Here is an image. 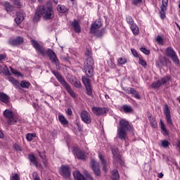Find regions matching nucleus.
<instances>
[{
    "mask_svg": "<svg viewBox=\"0 0 180 180\" xmlns=\"http://www.w3.org/2000/svg\"><path fill=\"white\" fill-rule=\"evenodd\" d=\"M57 11L60 13H65V12L68 11V8H67V7H65L64 5H58L57 6Z\"/></svg>",
    "mask_w": 180,
    "mask_h": 180,
    "instance_id": "obj_31",
    "label": "nucleus"
},
{
    "mask_svg": "<svg viewBox=\"0 0 180 180\" xmlns=\"http://www.w3.org/2000/svg\"><path fill=\"white\" fill-rule=\"evenodd\" d=\"M82 80L83 84L85 85V86H91V80L86 77H82Z\"/></svg>",
    "mask_w": 180,
    "mask_h": 180,
    "instance_id": "obj_33",
    "label": "nucleus"
},
{
    "mask_svg": "<svg viewBox=\"0 0 180 180\" xmlns=\"http://www.w3.org/2000/svg\"><path fill=\"white\" fill-rule=\"evenodd\" d=\"M86 89L87 95L91 96L92 95V88L91 87V86H86Z\"/></svg>",
    "mask_w": 180,
    "mask_h": 180,
    "instance_id": "obj_45",
    "label": "nucleus"
},
{
    "mask_svg": "<svg viewBox=\"0 0 180 180\" xmlns=\"http://www.w3.org/2000/svg\"><path fill=\"white\" fill-rule=\"evenodd\" d=\"M91 110L93 113L97 116H102V115H105V113H108V108H106L93 107Z\"/></svg>",
    "mask_w": 180,
    "mask_h": 180,
    "instance_id": "obj_10",
    "label": "nucleus"
},
{
    "mask_svg": "<svg viewBox=\"0 0 180 180\" xmlns=\"http://www.w3.org/2000/svg\"><path fill=\"white\" fill-rule=\"evenodd\" d=\"M73 86L76 88H81V82L78 80V79L73 83Z\"/></svg>",
    "mask_w": 180,
    "mask_h": 180,
    "instance_id": "obj_54",
    "label": "nucleus"
},
{
    "mask_svg": "<svg viewBox=\"0 0 180 180\" xmlns=\"http://www.w3.org/2000/svg\"><path fill=\"white\" fill-rule=\"evenodd\" d=\"M66 113L69 115L71 116L72 115V111L70 110V108H68L66 111Z\"/></svg>",
    "mask_w": 180,
    "mask_h": 180,
    "instance_id": "obj_63",
    "label": "nucleus"
},
{
    "mask_svg": "<svg viewBox=\"0 0 180 180\" xmlns=\"http://www.w3.org/2000/svg\"><path fill=\"white\" fill-rule=\"evenodd\" d=\"M60 174L64 178H70L71 172H70V167L68 166H62L60 168Z\"/></svg>",
    "mask_w": 180,
    "mask_h": 180,
    "instance_id": "obj_14",
    "label": "nucleus"
},
{
    "mask_svg": "<svg viewBox=\"0 0 180 180\" xmlns=\"http://www.w3.org/2000/svg\"><path fill=\"white\" fill-rule=\"evenodd\" d=\"M72 26L75 32H76V33H80L81 32V27L79 26V22H78L77 20H75L72 22Z\"/></svg>",
    "mask_w": 180,
    "mask_h": 180,
    "instance_id": "obj_20",
    "label": "nucleus"
},
{
    "mask_svg": "<svg viewBox=\"0 0 180 180\" xmlns=\"http://www.w3.org/2000/svg\"><path fill=\"white\" fill-rule=\"evenodd\" d=\"M159 62L158 65L162 66L165 65L167 64V58L164 56L159 57Z\"/></svg>",
    "mask_w": 180,
    "mask_h": 180,
    "instance_id": "obj_35",
    "label": "nucleus"
},
{
    "mask_svg": "<svg viewBox=\"0 0 180 180\" xmlns=\"http://www.w3.org/2000/svg\"><path fill=\"white\" fill-rule=\"evenodd\" d=\"M46 54L48 57L50 58L51 63L53 64H58V58H57V56L56 55V53L51 49H48L46 51Z\"/></svg>",
    "mask_w": 180,
    "mask_h": 180,
    "instance_id": "obj_11",
    "label": "nucleus"
},
{
    "mask_svg": "<svg viewBox=\"0 0 180 180\" xmlns=\"http://www.w3.org/2000/svg\"><path fill=\"white\" fill-rule=\"evenodd\" d=\"M141 4H143V0H133L132 5H135L136 6H139Z\"/></svg>",
    "mask_w": 180,
    "mask_h": 180,
    "instance_id": "obj_48",
    "label": "nucleus"
},
{
    "mask_svg": "<svg viewBox=\"0 0 180 180\" xmlns=\"http://www.w3.org/2000/svg\"><path fill=\"white\" fill-rule=\"evenodd\" d=\"M32 46L37 50V51L39 52L41 56H46V51L39 44V42L34 39H31Z\"/></svg>",
    "mask_w": 180,
    "mask_h": 180,
    "instance_id": "obj_9",
    "label": "nucleus"
},
{
    "mask_svg": "<svg viewBox=\"0 0 180 180\" xmlns=\"http://www.w3.org/2000/svg\"><path fill=\"white\" fill-rule=\"evenodd\" d=\"M141 51L146 56H148L150 54V50H147L146 48H141Z\"/></svg>",
    "mask_w": 180,
    "mask_h": 180,
    "instance_id": "obj_55",
    "label": "nucleus"
},
{
    "mask_svg": "<svg viewBox=\"0 0 180 180\" xmlns=\"http://www.w3.org/2000/svg\"><path fill=\"white\" fill-rule=\"evenodd\" d=\"M150 123L152 127H153L154 129L157 128L158 124H157V121L155 120V119H154V118L150 119Z\"/></svg>",
    "mask_w": 180,
    "mask_h": 180,
    "instance_id": "obj_43",
    "label": "nucleus"
},
{
    "mask_svg": "<svg viewBox=\"0 0 180 180\" xmlns=\"http://www.w3.org/2000/svg\"><path fill=\"white\" fill-rule=\"evenodd\" d=\"M63 87L65 88L66 91L68 92V94H70V96H72V98H75V93L72 89H71V87L68 84L63 86Z\"/></svg>",
    "mask_w": 180,
    "mask_h": 180,
    "instance_id": "obj_29",
    "label": "nucleus"
},
{
    "mask_svg": "<svg viewBox=\"0 0 180 180\" xmlns=\"http://www.w3.org/2000/svg\"><path fill=\"white\" fill-rule=\"evenodd\" d=\"M167 6H168V0H162L160 8L164 11V9H167Z\"/></svg>",
    "mask_w": 180,
    "mask_h": 180,
    "instance_id": "obj_42",
    "label": "nucleus"
},
{
    "mask_svg": "<svg viewBox=\"0 0 180 180\" xmlns=\"http://www.w3.org/2000/svg\"><path fill=\"white\" fill-rule=\"evenodd\" d=\"M80 117L84 122V123H86V124H91V122H92V119L91 118V114L88 112L86 110H82L80 113Z\"/></svg>",
    "mask_w": 180,
    "mask_h": 180,
    "instance_id": "obj_8",
    "label": "nucleus"
},
{
    "mask_svg": "<svg viewBox=\"0 0 180 180\" xmlns=\"http://www.w3.org/2000/svg\"><path fill=\"white\" fill-rule=\"evenodd\" d=\"M139 64H141V65H142V67H143L144 68H146L147 67V62H146V60L139 58Z\"/></svg>",
    "mask_w": 180,
    "mask_h": 180,
    "instance_id": "obj_47",
    "label": "nucleus"
},
{
    "mask_svg": "<svg viewBox=\"0 0 180 180\" xmlns=\"http://www.w3.org/2000/svg\"><path fill=\"white\" fill-rule=\"evenodd\" d=\"M117 62L119 63V64L123 65L127 63V60H126V58H119Z\"/></svg>",
    "mask_w": 180,
    "mask_h": 180,
    "instance_id": "obj_46",
    "label": "nucleus"
},
{
    "mask_svg": "<svg viewBox=\"0 0 180 180\" xmlns=\"http://www.w3.org/2000/svg\"><path fill=\"white\" fill-rule=\"evenodd\" d=\"M126 20H127V23L130 26L134 25V20H133V18L130 15L127 16Z\"/></svg>",
    "mask_w": 180,
    "mask_h": 180,
    "instance_id": "obj_37",
    "label": "nucleus"
},
{
    "mask_svg": "<svg viewBox=\"0 0 180 180\" xmlns=\"http://www.w3.org/2000/svg\"><path fill=\"white\" fill-rule=\"evenodd\" d=\"M84 175L86 177L84 176L79 172L75 171L73 172V176L75 179L77 180H94V179L91 176L89 173L87 171H84Z\"/></svg>",
    "mask_w": 180,
    "mask_h": 180,
    "instance_id": "obj_6",
    "label": "nucleus"
},
{
    "mask_svg": "<svg viewBox=\"0 0 180 180\" xmlns=\"http://www.w3.org/2000/svg\"><path fill=\"white\" fill-rule=\"evenodd\" d=\"M171 79V76H165L162 77L160 79L158 80L157 82H154L151 87L154 89H157V88H160L162 85L167 84V82H169Z\"/></svg>",
    "mask_w": 180,
    "mask_h": 180,
    "instance_id": "obj_5",
    "label": "nucleus"
},
{
    "mask_svg": "<svg viewBox=\"0 0 180 180\" xmlns=\"http://www.w3.org/2000/svg\"><path fill=\"white\" fill-rule=\"evenodd\" d=\"M58 120L63 126H67L68 124V120L65 119V117L63 115H58Z\"/></svg>",
    "mask_w": 180,
    "mask_h": 180,
    "instance_id": "obj_27",
    "label": "nucleus"
},
{
    "mask_svg": "<svg viewBox=\"0 0 180 180\" xmlns=\"http://www.w3.org/2000/svg\"><path fill=\"white\" fill-rule=\"evenodd\" d=\"M160 146L164 148H167L169 146V142L167 140H163L161 141Z\"/></svg>",
    "mask_w": 180,
    "mask_h": 180,
    "instance_id": "obj_41",
    "label": "nucleus"
},
{
    "mask_svg": "<svg viewBox=\"0 0 180 180\" xmlns=\"http://www.w3.org/2000/svg\"><path fill=\"white\" fill-rule=\"evenodd\" d=\"M4 8L8 12H11L13 9V6L8 2H4Z\"/></svg>",
    "mask_w": 180,
    "mask_h": 180,
    "instance_id": "obj_36",
    "label": "nucleus"
},
{
    "mask_svg": "<svg viewBox=\"0 0 180 180\" xmlns=\"http://www.w3.org/2000/svg\"><path fill=\"white\" fill-rule=\"evenodd\" d=\"M165 53H166V56H167V57H170V58H172L173 56L176 54L175 53V51H174V49H172L171 47L166 49Z\"/></svg>",
    "mask_w": 180,
    "mask_h": 180,
    "instance_id": "obj_23",
    "label": "nucleus"
},
{
    "mask_svg": "<svg viewBox=\"0 0 180 180\" xmlns=\"http://www.w3.org/2000/svg\"><path fill=\"white\" fill-rule=\"evenodd\" d=\"M77 79L75 78V76H72L70 79V84H72V85H73L75 84V82H76Z\"/></svg>",
    "mask_w": 180,
    "mask_h": 180,
    "instance_id": "obj_59",
    "label": "nucleus"
},
{
    "mask_svg": "<svg viewBox=\"0 0 180 180\" xmlns=\"http://www.w3.org/2000/svg\"><path fill=\"white\" fill-rule=\"evenodd\" d=\"M14 148L17 151H22V148L19 145H18V144H15L14 145Z\"/></svg>",
    "mask_w": 180,
    "mask_h": 180,
    "instance_id": "obj_61",
    "label": "nucleus"
},
{
    "mask_svg": "<svg viewBox=\"0 0 180 180\" xmlns=\"http://www.w3.org/2000/svg\"><path fill=\"white\" fill-rule=\"evenodd\" d=\"M134 97L136 98V99H140V95H139L138 94H137V91H136V93L135 94H134Z\"/></svg>",
    "mask_w": 180,
    "mask_h": 180,
    "instance_id": "obj_64",
    "label": "nucleus"
},
{
    "mask_svg": "<svg viewBox=\"0 0 180 180\" xmlns=\"http://www.w3.org/2000/svg\"><path fill=\"white\" fill-rule=\"evenodd\" d=\"M32 176L34 180H40V177H39V174L36 172H33Z\"/></svg>",
    "mask_w": 180,
    "mask_h": 180,
    "instance_id": "obj_56",
    "label": "nucleus"
},
{
    "mask_svg": "<svg viewBox=\"0 0 180 180\" xmlns=\"http://www.w3.org/2000/svg\"><path fill=\"white\" fill-rule=\"evenodd\" d=\"M29 160L34 165H35V167H38L39 164L36 160V156H34V155H30Z\"/></svg>",
    "mask_w": 180,
    "mask_h": 180,
    "instance_id": "obj_32",
    "label": "nucleus"
},
{
    "mask_svg": "<svg viewBox=\"0 0 180 180\" xmlns=\"http://www.w3.org/2000/svg\"><path fill=\"white\" fill-rule=\"evenodd\" d=\"M170 58H172V61L174 63V64H176V65H179V59L178 58L176 53Z\"/></svg>",
    "mask_w": 180,
    "mask_h": 180,
    "instance_id": "obj_40",
    "label": "nucleus"
},
{
    "mask_svg": "<svg viewBox=\"0 0 180 180\" xmlns=\"http://www.w3.org/2000/svg\"><path fill=\"white\" fill-rule=\"evenodd\" d=\"M11 180H20V178L19 177V174H18L16 173H13L11 174Z\"/></svg>",
    "mask_w": 180,
    "mask_h": 180,
    "instance_id": "obj_44",
    "label": "nucleus"
},
{
    "mask_svg": "<svg viewBox=\"0 0 180 180\" xmlns=\"http://www.w3.org/2000/svg\"><path fill=\"white\" fill-rule=\"evenodd\" d=\"M131 30L133 32V34H134V36H137V34H139V27L137 26V25L136 24H133L132 25L130 26Z\"/></svg>",
    "mask_w": 180,
    "mask_h": 180,
    "instance_id": "obj_30",
    "label": "nucleus"
},
{
    "mask_svg": "<svg viewBox=\"0 0 180 180\" xmlns=\"http://www.w3.org/2000/svg\"><path fill=\"white\" fill-rule=\"evenodd\" d=\"M137 91L134 88H129L128 89V94H132V95H134Z\"/></svg>",
    "mask_w": 180,
    "mask_h": 180,
    "instance_id": "obj_58",
    "label": "nucleus"
},
{
    "mask_svg": "<svg viewBox=\"0 0 180 180\" xmlns=\"http://www.w3.org/2000/svg\"><path fill=\"white\" fill-rule=\"evenodd\" d=\"M0 101L4 102V103H8L9 102V97L6 94L0 92Z\"/></svg>",
    "mask_w": 180,
    "mask_h": 180,
    "instance_id": "obj_25",
    "label": "nucleus"
},
{
    "mask_svg": "<svg viewBox=\"0 0 180 180\" xmlns=\"http://www.w3.org/2000/svg\"><path fill=\"white\" fill-rule=\"evenodd\" d=\"M20 86L22 88H30V82H26L25 80H22L21 82H20Z\"/></svg>",
    "mask_w": 180,
    "mask_h": 180,
    "instance_id": "obj_38",
    "label": "nucleus"
},
{
    "mask_svg": "<svg viewBox=\"0 0 180 180\" xmlns=\"http://www.w3.org/2000/svg\"><path fill=\"white\" fill-rule=\"evenodd\" d=\"M121 110H123L124 113H131L133 112V108L130 105H124L121 107Z\"/></svg>",
    "mask_w": 180,
    "mask_h": 180,
    "instance_id": "obj_22",
    "label": "nucleus"
},
{
    "mask_svg": "<svg viewBox=\"0 0 180 180\" xmlns=\"http://www.w3.org/2000/svg\"><path fill=\"white\" fill-rule=\"evenodd\" d=\"M165 11H167V9L162 10V8H160V14L161 19H165Z\"/></svg>",
    "mask_w": 180,
    "mask_h": 180,
    "instance_id": "obj_50",
    "label": "nucleus"
},
{
    "mask_svg": "<svg viewBox=\"0 0 180 180\" xmlns=\"http://www.w3.org/2000/svg\"><path fill=\"white\" fill-rule=\"evenodd\" d=\"M112 154L114 157V162H118L119 164H122V158L120 154H119V150L112 149Z\"/></svg>",
    "mask_w": 180,
    "mask_h": 180,
    "instance_id": "obj_16",
    "label": "nucleus"
},
{
    "mask_svg": "<svg viewBox=\"0 0 180 180\" xmlns=\"http://www.w3.org/2000/svg\"><path fill=\"white\" fill-rule=\"evenodd\" d=\"M8 81L13 85V86H15V88H19L20 84L19 83V81L16 80V79L13 77H9Z\"/></svg>",
    "mask_w": 180,
    "mask_h": 180,
    "instance_id": "obj_28",
    "label": "nucleus"
},
{
    "mask_svg": "<svg viewBox=\"0 0 180 180\" xmlns=\"http://www.w3.org/2000/svg\"><path fill=\"white\" fill-rule=\"evenodd\" d=\"M3 73L5 75H9V74H11V72H9V69H8V67L4 66L3 68Z\"/></svg>",
    "mask_w": 180,
    "mask_h": 180,
    "instance_id": "obj_51",
    "label": "nucleus"
},
{
    "mask_svg": "<svg viewBox=\"0 0 180 180\" xmlns=\"http://www.w3.org/2000/svg\"><path fill=\"white\" fill-rule=\"evenodd\" d=\"M43 18L44 20H51L54 19V10L51 2L39 6L35 13L34 18Z\"/></svg>",
    "mask_w": 180,
    "mask_h": 180,
    "instance_id": "obj_1",
    "label": "nucleus"
},
{
    "mask_svg": "<svg viewBox=\"0 0 180 180\" xmlns=\"http://www.w3.org/2000/svg\"><path fill=\"white\" fill-rule=\"evenodd\" d=\"M164 115L165 117V120L169 126H172V118L171 117V110H169V107L168 106V104H165L164 108H163Z\"/></svg>",
    "mask_w": 180,
    "mask_h": 180,
    "instance_id": "obj_7",
    "label": "nucleus"
},
{
    "mask_svg": "<svg viewBox=\"0 0 180 180\" xmlns=\"http://www.w3.org/2000/svg\"><path fill=\"white\" fill-rule=\"evenodd\" d=\"M52 73L53 74V75H55L56 78L58 79L60 84H61V85H63V86H65V85H67V82H65L63 76H61L58 72L53 70Z\"/></svg>",
    "mask_w": 180,
    "mask_h": 180,
    "instance_id": "obj_15",
    "label": "nucleus"
},
{
    "mask_svg": "<svg viewBox=\"0 0 180 180\" xmlns=\"http://www.w3.org/2000/svg\"><path fill=\"white\" fill-rule=\"evenodd\" d=\"M11 46H18V44H22L23 43V38L20 37H17L15 39L9 41Z\"/></svg>",
    "mask_w": 180,
    "mask_h": 180,
    "instance_id": "obj_19",
    "label": "nucleus"
},
{
    "mask_svg": "<svg viewBox=\"0 0 180 180\" xmlns=\"http://www.w3.org/2000/svg\"><path fill=\"white\" fill-rule=\"evenodd\" d=\"M34 137H36L35 133L27 134L26 136V139H27V141H32L33 140V139H34Z\"/></svg>",
    "mask_w": 180,
    "mask_h": 180,
    "instance_id": "obj_39",
    "label": "nucleus"
},
{
    "mask_svg": "<svg viewBox=\"0 0 180 180\" xmlns=\"http://www.w3.org/2000/svg\"><path fill=\"white\" fill-rule=\"evenodd\" d=\"M4 115L8 119V124H13L15 120H13V112H12V110H6L4 112Z\"/></svg>",
    "mask_w": 180,
    "mask_h": 180,
    "instance_id": "obj_13",
    "label": "nucleus"
},
{
    "mask_svg": "<svg viewBox=\"0 0 180 180\" xmlns=\"http://www.w3.org/2000/svg\"><path fill=\"white\" fill-rule=\"evenodd\" d=\"M32 176L34 180H40V177H39V174L36 172H33Z\"/></svg>",
    "mask_w": 180,
    "mask_h": 180,
    "instance_id": "obj_57",
    "label": "nucleus"
},
{
    "mask_svg": "<svg viewBox=\"0 0 180 180\" xmlns=\"http://www.w3.org/2000/svg\"><path fill=\"white\" fill-rule=\"evenodd\" d=\"M13 4L17 8H20V0H13Z\"/></svg>",
    "mask_w": 180,
    "mask_h": 180,
    "instance_id": "obj_52",
    "label": "nucleus"
},
{
    "mask_svg": "<svg viewBox=\"0 0 180 180\" xmlns=\"http://www.w3.org/2000/svg\"><path fill=\"white\" fill-rule=\"evenodd\" d=\"M102 26V20L101 19L96 20L91 26L90 33L96 36H100L99 28Z\"/></svg>",
    "mask_w": 180,
    "mask_h": 180,
    "instance_id": "obj_4",
    "label": "nucleus"
},
{
    "mask_svg": "<svg viewBox=\"0 0 180 180\" xmlns=\"http://www.w3.org/2000/svg\"><path fill=\"white\" fill-rule=\"evenodd\" d=\"M131 51L134 57H139V53H137V51H136L135 49H131Z\"/></svg>",
    "mask_w": 180,
    "mask_h": 180,
    "instance_id": "obj_60",
    "label": "nucleus"
},
{
    "mask_svg": "<svg viewBox=\"0 0 180 180\" xmlns=\"http://www.w3.org/2000/svg\"><path fill=\"white\" fill-rule=\"evenodd\" d=\"M98 158L100 159V161L101 162V164L103 165V169L105 171H108V169L106 168L108 165H106V161H105V158L102 155V154L98 153Z\"/></svg>",
    "mask_w": 180,
    "mask_h": 180,
    "instance_id": "obj_24",
    "label": "nucleus"
},
{
    "mask_svg": "<svg viewBox=\"0 0 180 180\" xmlns=\"http://www.w3.org/2000/svg\"><path fill=\"white\" fill-rule=\"evenodd\" d=\"M10 70L12 74H14V75H18V77H20V72H18V70L12 68V67H10Z\"/></svg>",
    "mask_w": 180,
    "mask_h": 180,
    "instance_id": "obj_49",
    "label": "nucleus"
},
{
    "mask_svg": "<svg viewBox=\"0 0 180 180\" xmlns=\"http://www.w3.org/2000/svg\"><path fill=\"white\" fill-rule=\"evenodd\" d=\"M156 41L158 43V44H162L164 43V40L162 39V37L158 36L156 37Z\"/></svg>",
    "mask_w": 180,
    "mask_h": 180,
    "instance_id": "obj_53",
    "label": "nucleus"
},
{
    "mask_svg": "<svg viewBox=\"0 0 180 180\" xmlns=\"http://www.w3.org/2000/svg\"><path fill=\"white\" fill-rule=\"evenodd\" d=\"M25 20V14L23 13H17V17L15 18L16 25H20Z\"/></svg>",
    "mask_w": 180,
    "mask_h": 180,
    "instance_id": "obj_18",
    "label": "nucleus"
},
{
    "mask_svg": "<svg viewBox=\"0 0 180 180\" xmlns=\"http://www.w3.org/2000/svg\"><path fill=\"white\" fill-rule=\"evenodd\" d=\"M160 126L161 129V131L164 136H168V131L167 130V127H165V124L161 120L160 121Z\"/></svg>",
    "mask_w": 180,
    "mask_h": 180,
    "instance_id": "obj_21",
    "label": "nucleus"
},
{
    "mask_svg": "<svg viewBox=\"0 0 180 180\" xmlns=\"http://www.w3.org/2000/svg\"><path fill=\"white\" fill-rule=\"evenodd\" d=\"M119 172L117 169H114L112 173V179L113 180H119Z\"/></svg>",
    "mask_w": 180,
    "mask_h": 180,
    "instance_id": "obj_34",
    "label": "nucleus"
},
{
    "mask_svg": "<svg viewBox=\"0 0 180 180\" xmlns=\"http://www.w3.org/2000/svg\"><path fill=\"white\" fill-rule=\"evenodd\" d=\"M84 70L87 77L94 76V60L91 58H88L84 62Z\"/></svg>",
    "mask_w": 180,
    "mask_h": 180,
    "instance_id": "obj_3",
    "label": "nucleus"
},
{
    "mask_svg": "<svg viewBox=\"0 0 180 180\" xmlns=\"http://www.w3.org/2000/svg\"><path fill=\"white\" fill-rule=\"evenodd\" d=\"M39 155L41 158L44 167L47 168V167H49V162L47 161V159H46V155H44V153L39 152Z\"/></svg>",
    "mask_w": 180,
    "mask_h": 180,
    "instance_id": "obj_26",
    "label": "nucleus"
},
{
    "mask_svg": "<svg viewBox=\"0 0 180 180\" xmlns=\"http://www.w3.org/2000/svg\"><path fill=\"white\" fill-rule=\"evenodd\" d=\"M73 154L78 160H85V154L77 148L73 150Z\"/></svg>",
    "mask_w": 180,
    "mask_h": 180,
    "instance_id": "obj_17",
    "label": "nucleus"
},
{
    "mask_svg": "<svg viewBox=\"0 0 180 180\" xmlns=\"http://www.w3.org/2000/svg\"><path fill=\"white\" fill-rule=\"evenodd\" d=\"M6 58V55L1 54L0 55V61H2Z\"/></svg>",
    "mask_w": 180,
    "mask_h": 180,
    "instance_id": "obj_62",
    "label": "nucleus"
},
{
    "mask_svg": "<svg viewBox=\"0 0 180 180\" xmlns=\"http://www.w3.org/2000/svg\"><path fill=\"white\" fill-rule=\"evenodd\" d=\"M91 167L96 176L101 175V169H99V164L95 160H91Z\"/></svg>",
    "mask_w": 180,
    "mask_h": 180,
    "instance_id": "obj_12",
    "label": "nucleus"
},
{
    "mask_svg": "<svg viewBox=\"0 0 180 180\" xmlns=\"http://www.w3.org/2000/svg\"><path fill=\"white\" fill-rule=\"evenodd\" d=\"M130 129V124L125 119H121L119 121V127H117V137L120 140H126L127 137V131Z\"/></svg>",
    "mask_w": 180,
    "mask_h": 180,
    "instance_id": "obj_2",
    "label": "nucleus"
}]
</instances>
